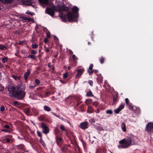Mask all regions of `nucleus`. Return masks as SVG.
Listing matches in <instances>:
<instances>
[{"label":"nucleus","mask_w":153,"mask_h":153,"mask_svg":"<svg viewBox=\"0 0 153 153\" xmlns=\"http://www.w3.org/2000/svg\"><path fill=\"white\" fill-rule=\"evenodd\" d=\"M25 86L22 84L18 85L16 88L15 86H9L8 87V90L10 93H11L13 96L16 99H23L26 95L24 91Z\"/></svg>","instance_id":"obj_1"},{"label":"nucleus","mask_w":153,"mask_h":153,"mask_svg":"<svg viewBox=\"0 0 153 153\" xmlns=\"http://www.w3.org/2000/svg\"><path fill=\"white\" fill-rule=\"evenodd\" d=\"M72 12H68L67 14L62 13L59 16L64 22L68 21L70 22H77L78 17L79 8L76 6H74L72 9Z\"/></svg>","instance_id":"obj_2"},{"label":"nucleus","mask_w":153,"mask_h":153,"mask_svg":"<svg viewBox=\"0 0 153 153\" xmlns=\"http://www.w3.org/2000/svg\"><path fill=\"white\" fill-rule=\"evenodd\" d=\"M125 101L126 105L129 106V108L130 109L134 112L135 113L137 114L140 113L141 111L140 108L135 106H132L131 103L129 102L128 98H126Z\"/></svg>","instance_id":"obj_3"},{"label":"nucleus","mask_w":153,"mask_h":153,"mask_svg":"<svg viewBox=\"0 0 153 153\" xmlns=\"http://www.w3.org/2000/svg\"><path fill=\"white\" fill-rule=\"evenodd\" d=\"M121 140L123 141L122 143L125 148L131 145V138L130 137H128L126 139H124Z\"/></svg>","instance_id":"obj_4"},{"label":"nucleus","mask_w":153,"mask_h":153,"mask_svg":"<svg viewBox=\"0 0 153 153\" xmlns=\"http://www.w3.org/2000/svg\"><path fill=\"white\" fill-rule=\"evenodd\" d=\"M45 13L50 15L52 17L54 16L55 14V10L53 8L48 7L45 10Z\"/></svg>","instance_id":"obj_5"},{"label":"nucleus","mask_w":153,"mask_h":153,"mask_svg":"<svg viewBox=\"0 0 153 153\" xmlns=\"http://www.w3.org/2000/svg\"><path fill=\"white\" fill-rule=\"evenodd\" d=\"M145 130L147 131H153V122H149L146 125Z\"/></svg>","instance_id":"obj_6"},{"label":"nucleus","mask_w":153,"mask_h":153,"mask_svg":"<svg viewBox=\"0 0 153 153\" xmlns=\"http://www.w3.org/2000/svg\"><path fill=\"white\" fill-rule=\"evenodd\" d=\"M115 94L113 95V105L117 103L119 99V94L118 93L116 92H115Z\"/></svg>","instance_id":"obj_7"},{"label":"nucleus","mask_w":153,"mask_h":153,"mask_svg":"<svg viewBox=\"0 0 153 153\" xmlns=\"http://www.w3.org/2000/svg\"><path fill=\"white\" fill-rule=\"evenodd\" d=\"M77 71V73L75 76L76 78H79L81 75L83 74L84 71V68L79 69Z\"/></svg>","instance_id":"obj_8"},{"label":"nucleus","mask_w":153,"mask_h":153,"mask_svg":"<svg viewBox=\"0 0 153 153\" xmlns=\"http://www.w3.org/2000/svg\"><path fill=\"white\" fill-rule=\"evenodd\" d=\"M41 126L43 129L42 132L43 133L46 134L49 132V129L45 124L42 123Z\"/></svg>","instance_id":"obj_9"},{"label":"nucleus","mask_w":153,"mask_h":153,"mask_svg":"<svg viewBox=\"0 0 153 153\" xmlns=\"http://www.w3.org/2000/svg\"><path fill=\"white\" fill-rule=\"evenodd\" d=\"M124 104H121L117 108L114 110V111L116 114H118L120 111L123 109L124 108Z\"/></svg>","instance_id":"obj_10"},{"label":"nucleus","mask_w":153,"mask_h":153,"mask_svg":"<svg viewBox=\"0 0 153 153\" xmlns=\"http://www.w3.org/2000/svg\"><path fill=\"white\" fill-rule=\"evenodd\" d=\"M32 0H23V3L24 4L27 5V6H32L33 7H35L34 5H32V3L31 1Z\"/></svg>","instance_id":"obj_11"},{"label":"nucleus","mask_w":153,"mask_h":153,"mask_svg":"<svg viewBox=\"0 0 153 153\" xmlns=\"http://www.w3.org/2000/svg\"><path fill=\"white\" fill-rule=\"evenodd\" d=\"M30 70L27 69V71L24 74V79L26 81V82H27V81L28 76L30 75Z\"/></svg>","instance_id":"obj_12"},{"label":"nucleus","mask_w":153,"mask_h":153,"mask_svg":"<svg viewBox=\"0 0 153 153\" xmlns=\"http://www.w3.org/2000/svg\"><path fill=\"white\" fill-rule=\"evenodd\" d=\"M88 123L87 122H82L80 124V127L82 129H85L88 128Z\"/></svg>","instance_id":"obj_13"},{"label":"nucleus","mask_w":153,"mask_h":153,"mask_svg":"<svg viewBox=\"0 0 153 153\" xmlns=\"http://www.w3.org/2000/svg\"><path fill=\"white\" fill-rule=\"evenodd\" d=\"M97 75L98 76L97 78V80L98 83H101L102 82L103 77L102 76L101 74H97Z\"/></svg>","instance_id":"obj_14"},{"label":"nucleus","mask_w":153,"mask_h":153,"mask_svg":"<svg viewBox=\"0 0 153 153\" xmlns=\"http://www.w3.org/2000/svg\"><path fill=\"white\" fill-rule=\"evenodd\" d=\"M93 65L92 64H91L89 67V69L88 70V72L89 74V75H91L93 73Z\"/></svg>","instance_id":"obj_15"},{"label":"nucleus","mask_w":153,"mask_h":153,"mask_svg":"<svg viewBox=\"0 0 153 153\" xmlns=\"http://www.w3.org/2000/svg\"><path fill=\"white\" fill-rule=\"evenodd\" d=\"M72 58L73 60V64H71V65L73 66H76L77 63L76 59L77 58L75 55H73L72 56Z\"/></svg>","instance_id":"obj_16"},{"label":"nucleus","mask_w":153,"mask_h":153,"mask_svg":"<svg viewBox=\"0 0 153 153\" xmlns=\"http://www.w3.org/2000/svg\"><path fill=\"white\" fill-rule=\"evenodd\" d=\"M38 1L42 4H47L49 2V0H38Z\"/></svg>","instance_id":"obj_17"},{"label":"nucleus","mask_w":153,"mask_h":153,"mask_svg":"<svg viewBox=\"0 0 153 153\" xmlns=\"http://www.w3.org/2000/svg\"><path fill=\"white\" fill-rule=\"evenodd\" d=\"M13 0H0V2L4 4H10L12 2Z\"/></svg>","instance_id":"obj_18"},{"label":"nucleus","mask_w":153,"mask_h":153,"mask_svg":"<svg viewBox=\"0 0 153 153\" xmlns=\"http://www.w3.org/2000/svg\"><path fill=\"white\" fill-rule=\"evenodd\" d=\"M71 99L73 100H74L75 101H76V102H78L80 100L81 98L79 96H76L75 97H72Z\"/></svg>","instance_id":"obj_19"},{"label":"nucleus","mask_w":153,"mask_h":153,"mask_svg":"<svg viewBox=\"0 0 153 153\" xmlns=\"http://www.w3.org/2000/svg\"><path fill=\"white\" fill-rule=\"evenodd\" d=\"M13 139L12 138H6L5 140V141L8 143H10L13 142Z\"/></svg>","instance_id":"obj_20"},{"label":"nucleus","mask_w":153,"mask_h":153,"mask_svg":"<svg viewBox=\"0 0 153 153\" xmlns=\"http://www.w3.org/2000/svg\"><path fill=\"white\" fill-rule=\"evenodd\" d=\"M122 142H123V141H121V140H120L119 141V143L120 144V145H119L118 146V147L119 149H121V148H125L124 145L122 143Z\"/></svg>","instance_id":"obj_21"},{"label":"nucleus","mask_w":153,"mask_h":153,"mask_svg":"<svg viewBox=\"0 0 153 153\" xmlns=\"http://www.w3.org/2000/svg\"><path fill=\"white\" fill-rule=\"evenodd\" d=\"M8 49V48L6 46L0 44V50H6Z\"/></svg>","instance_id":"obj_22"},{"label":"nucleus","mask_w":153,"mask_h":153,"mask_svg":"<svg viewBox=\"0 0 153 153\" xmlns=\"http://www.w3.org/2000/svg\"><path fill=\"white\" fill-rule=\"evenodd\" d=\"M94 110L91 106H88V107L87 112L89 113H91L93 112Z\"/></svg>","instance_id":"obj_23"},{"label":"nucleus","mask_w":153,"mask_h":153,"mask_svg":"<svg viewBox=\"0 0 153 153\" xmlns=\"http://www.w3.org/2000/svg\"><path fill=\"white\" fill-rule=\"evenodd\" d=\"M121 128L123 131L125 132L126 131V125L124 123H123L122 124Z\"/></svg>","instance_id":"obj_24"},{"label":"nucleus","mask_w":153,"mask_h":153,"mask_svg":"<svg viewBox=\"0 0 153 153\" xmlns=\"http://www.w3.org/2000/svg\"><path fill=\"white\" fill-rule=\"evenodd\" d=\"M30 111V109L29 107H27L24 109L23 110V111L25 114L28 113Z\"/></svg>","instance_id":"obj_25"},{"label":"nucleus","mask_w":153,"mask_h":153,"mask_svg":"<svg viewBox=\"0 0 153 153\" xmlns=\"http://www.w3.org/2000/svg\"><path fill=\"white\" fill-rule=\"evenodd\" d=\"M72 98V97H71L69 98L68 100V101H70V103H69V104H71V105H73L74 104V102H75V101L74 100H73L71 98Z\"/></svg>","instance_id":"obj_26"},{"label":"nucleus","mask_w":153,"mask_h":153,"mask_svg":"<svg viewBox=\"0 0 153 153\" xmlns=\"http://www.w3.org/2000/svg\"><path fill=\"white\" fill-rule=\"evenodd\" d=\"M27 58H31L33 59H36V56L34 55L29 54Z\"/></svg>","instance_id":"obj_27"},{"label":"nucleus","mask_w":153,"mask_h":153,"mask_svg":"<svg viewBox=\"0 0 153 153\" xmlns=\"http://www.w3.org/2000/svg\"><path fill=\"white\" fill-rule=\"evenodd\" d=\"M105 58L103 56H101L99 58V61L100 63L101 64H103V63H104V61L105 60Z\"/></svg>","instance_id":"obj_28"},{"label":"nucleus","mask_w":153,"mask_h":153,"mask_svg":"<svg viewBox=\"0 0 153 153\" xmlns=\"http://www.w3.org/2000/svg\"><path fill=\"white\" fill-rule=\"evenodd\" d=\"M62 11H68L69 9L68 7L65 6L64 5L62 6Z\"/></svg>","instance_id":"obj_29"},{"label":"nucleus","mask_w":153,"mask_h":153,"mask_svg":"<svg viewBox=\"0 0 153 153\" xmlns=\"http://www.w3.org/2000/svg\"><path fill=\"white\" fill-rule=\"evenodd\" d=\"M86 96L87 97H93V95L92 93V92L91 91H89L87 92L86 94Z\"/></svg>","instance_id":"obj_30"},{"label":"nucleus","mask_w":153,"mask_h":153,"mask_svg":"<svg viewBox=\"0 0 153 153\" xmlns=\"http://www.w3.org/2000/svg\"><path fill=\"white\" fill-rule=\"evenodd\" d=\"M12 77L13 78L16 80H19L20 79V77L14 75H12Z\"/></svg>","instance_id":"obj_31"},{"label":"nucleus","mask_w":153,"mask_h":153,"mask_svg":"<svg viewBox=\"0 0 153 153\" xmlns=\"http://www.w3.org/2000/svg\"><path fill=\"white\" fill-rule=\"evenodd\" d=\"M8 61V58L7 57L4 56L3 58H2L1 61L3 63H4L7 62Z\"/></svg>","instance_id":"obj_32"},{"label":"nucleus","mask_w":153,"mask_h":153,"mask_svg":"<svg viewBox=\"0 0 153 153\" xmlns=\"http://www.w3.org/2000/svg\"><path fill=\"white\" fill-rule=\"evenodd\" d=\"M131 145L135 144L137 143V142L135 139L133 138H131Z\"/></svg>","instance_id":"obj_33"},{"label":"nucleus","mask_w":153,"mask_h":153,"mask_svg":"<svg viewBox=\"0 0 153 153\" xmlns=\"http://www.w3.org/2000/svg\"><path fill=\"white\" fill-rule=\"evenodd\" d=\"M44 109L45 111H50L51 110V108L47 106H44Z\"/></svg>","instance_id":"obj_34"},{"label":"nucleus","mask_w":153,"mask_h":153,"mask_svg":"<svg viewBox=\"0 0 153 153\" xmlns=\"http://www.w3.org/2000/svg\"><path fill=\"white\" fill-rule=\"evenodd\" d=\"M60 128L62 131H66V129L65 128L64 126L63 125H60Z\"/></svg>","instance_id":"obj_35"},{"label":"nucleus","mask_w":153,"mask_h":153,"mask_svg":"<svg viewBox=\"0 0 153 153\" xmlns=\"http://www.w3.org/2000/svg\"><path fill=\"white\" fill-rule=\"evenodd\" d=\"M69 73L68 72H66L63 75V78L64 79L66 78L68 76Z\"/></svg>","instance_id":"obj_36"},{"label":"nucleus","mask_w":153,"mask_h":153,"mask_svg":"<svg viewBox=\"0 0 153 153\" xmlns=\"http://www.w3.org/2000/svg\"><path fill=\"white\" fill-rule=\"evenodd\" d=\"M38 45L37 44H33L31 45V47L33 49H36L38 48Z\"/></svg>","instance_id":"obj_37"},{"label":"nucleus","mask_w":153,"mask_h":153,"mask_svg":"<svg viewBox=\"0 0 153 153\" xmlns=\"http://www.w3.org/2000/svg\"><path fill=\"white\" fill-rule=\"evenodd\" d=\"M26 13L30 15L31 16H33V15L35 14V13H34L30 11H27L26 12Z\"/></svg>","instance_id":"obj_38"},{"label":"nucleus","mask_w":153,"mask_h":153,"mask_svg":"<svg viewBox=\"0 0 153 153\" xmlns=\"http://www.w3.org/2000/svg\"><path fill=\"white\" fill-rule=\"evenodd\" d=\"M34 82L36 84H37L36 85H38L39 84L40 82L39 80V79H36L35 80Z\"/></svg>","instance_id":"obj_39"},{"label":"nucleus","mask_w":153,"mask_h":153,"mask_svg":"<svg viewBox=\"0 0 153 153\" xmlns=\"http://www.w3.org/2000/svg\"><path fill=\"white\" fill-rule=\"evenodd\" d=\"M62 140V139L61 138H58L56 139L57 142L58 144H59L61 142Z\"/></svg>","instance_id":"obj_40"},{"label":"nucleus","mask_w":153,"mask_h":153,"mask_svg":"<svg viewBox=\"0 0 153 153\" xmlns=\"http://www.w3.org/2000/svg\"><path fill=\"white\" fill-rule=\"evenodd\" d=\"M98 104L99 103L97 101H95L93 103V105L95 106L96 107H97Z\"/></svg>","instance_id":"obj_41"},{"label":"nucleus","mask_w":153,"mask_h":153,"mask_svg":"<svg viewBox=\"0 0 153 153\" xmlns=\"http://www.w3.org/2000/svg\"><path fill=\"white\" fill-rule=\"evenodd\" d=\"M31 53L34 55L36 54L37 53V52L36 51L33 50L31 51Z\"/></svg>","instance_id":"obj_42"},{"label":"nucleus","mask_w":153,"mask_h":153,"mask_svg":"<svg viewBox=\"0 0 153 153\" xmlns=\"http://www.w3.org/2000/svg\"><path fill=\"white\" fill-rule=\"evenodd\" d=\"M106 113L107 114H111L113 113V111L110 110H108L106 111Z\"/></svg>","instance_id":"obj_43"},{"label":"nucleus","mask_w":153,"mask_h":153,"mask_svg":"<svg viewBox=\"0 0 153 153\" xmlns=\"http://www.w3.org/2000/svg\"><path fill=\"white\" fill-rule=\"evenodd\" d=\"M18 147V148L20 149H23L24 148V146L23 145L21 144V145H19Z\"/></svg>","instance_id":"obj_44"},{"label":"nucleus","mask_w":153,"mask_h":153,"mask_svg":"<svg viewBox=\"0 0 153 153\" xmlns=\"http://www.w3.org/2000/svg\"><path fill=\"white\" fill-rule=\"evenodd\" d=\"M37 86V85L35 84V85H29V88L30 89H32L34 88L36 86Z\"/></svg>","instance_id":"obj_45"},{"label":"nucleus","mask_w":153,"mask_h":153,"mask_svg":"<svg viewBox=\"0 0 153 153\" xmlns=\"http://www.w3.org/2000/svg\"><path fill=\"white\" fill-rule=\"evenodd\" d=\"M89 121L91 123H93L95 122L94 120L93 119L90 118L89 120Z\"/></svg>","instance_id":"obj_46"},{"label":"nucleus","mask_w":153,"mask_h":153,"mask_svg":"<svg viewBox=\"0 0 153 153\" xmlns=\"http://www.w3.org/2000/svg\"><path fill=\"white\" fill-rule=\"evenodd\" d=\"M88 83L91 86H93V82L92 80H89L88 81Z\"/></svg>","instance_id":"obj_47"},{"label":"nucleus","mask_w":153,"mask_h":153,"mask_svg":"<svg viewBox=\"0 0 153 153\" xmlns=\"http://www.w3.org/2000/svg\"><path fill=\"white\" fill-rule=\"evenodd\" d=\"M44 48L45 49V51H46L47 52H49L50 51V48L49 47L46 48L45 47V46Z\"/></svg>","instance_id":"obj_48"},{"label":"nucleus","mask_w":153,"mask_h":153,"mask_svg":"<svg viewBox=\"0 0 153 153\" xmlns=\"http://www.w3.org/2000/svg\"><path fill=\"white\" fill-rule=\"evenodd\" d=\"M47 37L48 38H50L51 37V33L50 32H47Z\"/></svg>","instance_id":"obj_49"},{"label":"nucleus","mask_w":153,"mask_h":153,"mask_svg":"<svg viewBox=\"0 0 153 153\" xmlns=\"http://www.w3.org/2000/svg\"><path fill=\"white\" fill-rule=\"evenodd\" d=\"M37 134L40 137H42V134H41V132H40L39 131H37Z\"/></svg>","instance_id":"obj_50"},{"label":"nucleus","mask_w":153,"mask_h":153,"mask_svg":"<svg viewBox=\"0 0 153 153\" xmlns=\"http://www.w3.org/2000/svg\"><path fill=\"white\" fill-rule=\"evenodd\" d=\"M4 109H5V108L4 106H2L1 107L0 110L1 111H3L4 110Z\"/></svg>","instance_id":"obj_51"},{"label":"nucleus","mask_w":153,"mask_h":153,"mask_svg":"<svg viewBox=\"0 0 153 153\" xmlns=\"http://www.w3.org/2000/svg\"><path fill=\"white\" fill-rule=\"evenodd\" d=\"M97 129L98 130L100 131H101V130H103L102 128V127H100V126H99V127H97Z\"/></svg>","instance_id":"obj_52"},{"label":"nucleus","mask_w":153,"mask_h":153,"mask_svg":"<svg viewBox=\"0 0 153 153\" xmlns=\"http://www.w3.org/2000/svg\"><path fill=\"white\" fill-rule=\"evenodd\" d=\"M4 89L3 86L1 84H0V91L3 90Z\"/></svg>","instance_id":"obj_53"},{"label":"nucleus","mask_w":153,"mask_h":153,"mask_svg":"<svg viewBox=\"0 0 153 153\" xmlns=\"http://www.w3.org/2000/svg\"><path fill=\"white\" fill-rule=\"evenodd\" d=\"M50 93L51 92H50L49 91L46 92L45 93V96L46 97L48 96L49 95Z\"/></svg>","instance_id":"obj_54"},{"label":"nucleus","mask_w":153,"mask_h":153,"mask_svg":"<svg viewBox=\"0 0 153 153\" xmlns=\"http://www.w3.org/2000/svg\"><path fill=\"white\" fill-rule=\"evenodd\" d=\"M44 42L45 43L48 42V39L47 38H45L44 39Z\"/></svg>","instance_id":"obj_55"},{"label":"nucleus","mask_w":153,"mask_h":153,"mask_svg":"<svg viewBox=\"0 0 153 153\" xmlns=\"http://www.w3.org/2000/svg\"><path fill=\"white\" fill-rule=\"evenodd\" d=\"M88 102H89V100H88L87 99V100H86L85 101V102L86 103V105H88V103H89Z\"/></svg>","instance_id":"obj_56"},{"label":"nucleus","mask_w":153,"mask_h":153,"mask_svg":"<svg viewBox=\"0 0 153 153\" xmlns=\"http://www.w3.org/2000/svg\"><path fill=\"white\" fill-rule=\"evenodd\" d=\"M0 68H4V66L0 62Z\"/></svg>","instance_id":"obj_57"},{"label":"nucleus","mask_w":153,"mask_h":153,"mask_svg":"<svg viewBox=\"0 0 153 153\" xmlns=\"http://www.w3.org/2000/svg\"><path fill=\"white\" fill-rule=\"evenodd\" d=\"M4 127L7 128H10L9 126L8 125H6L4 126Z\"/></svg>","instance_id":"obj_58"},{"label":"nucleus","mask_w":153,"mask_h":153,"mask_svg":"<svg viewBox=\"0 0 153 153\" xmlns=\"http://www.w3.org/2000/svg\"><path fill=\"white\" fill-rule=\"evenodd\" d=\"M98 72V71L97 70H95L94 71V73L96 74H97Z\"/></svg>","instance_id":"obj_59"},{"label":"nucleus","mask_w":153,"mask_h":153,"mask_svg":"<svg viewBox=\"0 0 153 153\" xmlns=\"http://www.w3.org/2000/svg\"><path fill=\"white\" fill-rule=\"evenodd\" d=\"M69 53L70 54H73V52L71 50H70L69 51Z\"/></svg>","instance_id":"obj_60"},{"label":"nucleus","mask_w":153,"mask_h":153,"mask_svg":"<svg viewBox=\"0 0 153 153\" xmlns=\"http://www.w3.org/2000/svg\"><path fill=\"white\" fill-rule=\"evenodd\" d=\"M95 112L97 113H98L100 112V111H99V110L98 109H97V110H96L95 111Z\"/></svg>","instance_id":"obj_61"},{"label":"nucleus","mask_w":153,"mask_h":153,"mask_svg":"<svg viewBox=\"0 0 153 153\" xmlns=\"http://www.w3.org/2000/svg\"><path fill=\"white\" fill-rule=\"evenodd\" d=\"M85 106V105L82 104L81 105V106H80V107L81 108H83Z\"/></svg>","instance_id":"obj_62"},{"label":"nucleus","mask_w":153,"mask_h":153,"mask_svg":"<svg viewBox=\"0 0 153 153\" xmlns=\"http://www.w3.org/2000/svg\"><path fill=\"white\" fill-rule=\"evenodd\" d=\"M15 33L19 34L20 33V32L19 31L16 30L15 31Z\"/></svg>","instance_id":"obj_63"},{"label":"nucleus","mask_w":153,"mask_h":153,"mask_svg":"<svg viewBox=\"0 0 153 153\" xmlns=\"http://www.w3.org/2000/svg\"><path fill=\"white\" fill-rule=\"evenodd\" d=\"M19 44L20 45H22L23 44V42L20 41L19 42Z\"/></svg>","instance_id":"obj_64"}]
</instances>
